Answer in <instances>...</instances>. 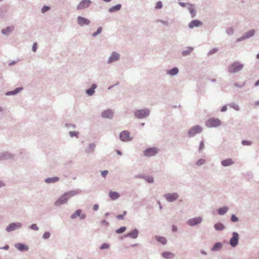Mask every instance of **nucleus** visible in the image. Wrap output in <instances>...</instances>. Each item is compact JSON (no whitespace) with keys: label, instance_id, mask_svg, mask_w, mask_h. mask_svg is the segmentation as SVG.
Segmentation results:
<instances>
[{"label":"nucleus","instance_id":"38","mask_svg":"<svg viewBox=\"0 0 259 259\" xmlns=\"http://www.w3.org/2000/svg\"><path fill=\"white\" fill-rule=\"evenodd\" d=\"M82 212V210L80 209H77L73 214L70 216L71 219H75L77 217H80V213Z\"/></svg>","mask_w":259,"mask_h":259},{"label":"nucleus","instance_id":"51","mask_svg":"<svg viewBox=\"0 0 259 259\" xmlns=\"http://www.w3.org/2000/svg\"><path fill=\"white\" fill-rule=\"evenodd\" d=\"M229 105L230 107H231L232 108H233L236 111H239L240 110L239 107L238 106V105H237L236 104L232 103V104H230Z\"/></svg>","mask_w":259,"mask_h":259},{"label":"nucleus","instance_id":"23","mask_svg":"<svg viewBox=\"0 0 259 259\" xmlns=\"http://www.w3.org/2000/svg\"><path fill=\"white\" fill-rule=\"evenodd\" d=\"M97 88V85L96 83H93L89 89L85 91L86 94L89 96H93L95 93V89Z\"/></svg>","mask_w":259,"mask_h":259},{"label":"nucleus","instance_id":"1","mask_svg":"<svg viewBox=\"0 0 259 259\" xmlns=\"http://www.w3.org/2000/svg\"><path fill=\"white\" fill-rule=\"evenodd\" d=\"M81 191L79 189L72 190L61 195L55 202L54 205L59 207L62 204H66L71 197L78 195Z\"/></svg>","mask_w":259,"mask_h":259},{"label":"nucleus","instance_id":"35","mask_svg":"<svg viewBox=\"0 0 259 259\" xmlns=\"http://www.w3.org/2000/svg\"><path fill=\"white\" fill-rule=\"evenodd\" d=\"M214 228L217 231H223L225 229V226L221 222L217 223L214 225Z\"/></svg>","mask_w":259,"mask_h":259},{"label":"nucleus","instance_id":"16","mask_svg":"<svg viewBox=\"0 0 259 259\" xmlns=\"http://www.w3.org/2000/svg\"><path fill=\"white\" fill-rule=\"evenodd\" d=\"M77 23L80 26L89 25L90 24V20L82 16H78L77 18Z\"/></svg>","mask_w":259,"mask_h":259},{"label":"nucleus","instance_id":"62","mask_svg":"<svg viewBox=\"0 0 259 259\" xmlns=\"http://www.w3.org/2000/svg\"><path fill=\"white\" fill-rule=\"evenodd\" d=\"M86 214L85 213H80V219L81 220H84L86 218Z\"/></svg>","mask_w":259,"mask_h":259},{"label":"nucleus","instance_id":"37","mask_svg":"<svg viewBox=\"0 0 259 259\" xmlns=\"http://www.w3.org/2000/svg\"><path fill=\"white\" fill-rule=\"evenodd\" d=\"M194 50V48L191 47H188L187 48V49L185 50H183L182 52V55L183 56H187L190 54L191 52Z\"/></svg>","mask_w":259,"mask_h":259},{"label":"nucleus","instance_id":"39","mask_svg":"<svg viewBox=\"0 0 259 259\" xmlns=\"http://www.w3.org/2000/svg\"><path fill=\"white\" fill-rule=\"evenodd\" d=\"M205 163H206V160L204 159L201 158L196 161V164L198 166H200L204 164Z\"/></svg>","mask_w":259,"mask_h":259},{"label":"nucleus","instance_id":"28","mask_svg":"<svg viewBox=\"0 0 259 259\" xmlns=\"http://www.w3.org/2000/svg\"><path fill=\"white\" fill-rule=\"evenodd\" d=\"M60 178L58 177H50L45 180V182L47 184L55 183L58 182Z\"/></svg>","mask_w":259,"mask_h":259},{"label":"nucleus","instance_id":"22","mask_svg":"<svg viewBox=\"0 0 259 259\" xmlns=\"http://www.w3.org/2000/svg\"><path fill=\"white\" fill-rule=\"evenodd\" d=\"M14 246L17 249L22 252H24L28 250V246L23 243H16Z\"/></svg>","mask_w":259,"mask_h":259},{"label":"nucleus","instance_id":"2","mask_svg":"<svg viewBox=\"0 0 259 259\" xmlns=\"http://www.w3.org/2000/svg\"><path fill=\"white\" fill-rule=\"evenodd\" d=\"M244 65L240 62L236 61L230 64L228 68V71L230 73H236L242 70Z\"/></svg>","mask_w":259,"mask_h":259},{"label":"nucleus","instance_id":"24","mask_svg":"<svg viewBox=\"0 0 259 259\" xmlns=\"http://www.w3.org/2000/svg\"><path fill=\"white\" fill-rule=\"evenodd\" d=\"M194 4H188L187 9L189 10L191 17L194 18L196 16V11L194 8Z\"/></svg>","mask_w":259,"mask_h":259},{"label":"nucleus","instance_id":"47","mask_svg":"<svg viewBox=\"0 0 259 259\" xmlns=\"http://www.w3.org/2000/svg\"><path fill=\"white\" fill-rule=\"evenodd\" d=\"M110 247V245L109 244L107 243H103L100 247V249L101 250H103L105 249H108Z\"/></svg>","mask_w":259,"mask_h":259},{"label":"nucleus","instance_id":"55","mask_svg":"<svg viewBox=\"0 0 259 259\" xmlns=\"http://www.w3.org/2000/svg\"><path fill=\"white\" fill-rule=\"evenodd\" d=\"M65 126L68 128L72 127V128H74L76 127V125L74 124H69V123H66Z\"/></svg>","mask_w":259,"mask_h":259},{"label":"nucleus","instance_id":"45","mask_svg":"<svg viewBox=\"0 0 259 259\" xmlns=\"http://www.w3.org/2000/svg\"><path fill=\"white\" fill-rule=\"evenodd\" d=\"M51 236V233L50 232H48V231H47V232H45L43 235H42V238L46 240V239H49Z\"/></svg>","mask_w":259,"mask_h":259},{"label":"nucleus","instance_id":"12","mask_svg":"<svg viewBox=\"0 0 259 259\" xmlns=\"http://www.w3.org/2000/svg\"><path fill=\"white\" fill-rule=\"evenodd\" d=\"M255 30L254 29H251L246 32H245V33L243 34V35L237 39L236 41L237 42H240V41H243L246 39H248V38H249L251 37H252L254 34H255Z\"/></svg>","mask_w":259,"mask_h":259},{"label":"nucleus","instance_id":"25","mask_svg":"<svg viewBox=\"0 0 259 259\" xmlns=\"http://www.w3.org/2000/svg\"><path fill=\"white\" fill-rule=\"evenodd\" d=\"M234 163V161L231 158H227L221 161V164L225 167L230 166Z\"/></svg>","mask_w":259,"mask_h":259},{"label":"nucleus","instance_id":"59","mask_svg":"<svg viewBox=\"0 0 259 259\" xmlns=\"http://www.w3.org/2000/svg\"><path fill=\"white\" fill-rule=\"evenodd\" d=\"M36 49H37V44L34 43L32 46V50L33 52H36Z\"/></svg>","mask_w":259,"mask_h":259},{"label":"nucleus","instance_id":"33","mask_svg":"<svg viewBox=\"0 0 259 259\" xmlns=\"http://www.w3.org/2000/svg\"><path fill=\"white\" fill-rule=\"evenodd\" d=\"M137 178H141L144 179L147 183L152 184L154 183V179L151 176H139Z\"/></svg>","mask_w":259,"mask_h":259},{"label":"nucleus","instance_id":"18","mask_svg":"<svg viewBox=\"0 0 259 259\" xmlns=\"http://www.w3.org/2000/svg\"><path fill=\"white\" fill-rule=\"evenodd\" d=\"M96 145L95 143L89 144L85 149V152L88 155L93 154L96 149Z\"/></svg>","mask_w":259,"mask_h":259},{"label":"nucleus","instance_id":"7","mask_svg":"<svg viewBox=\"0 0 259 259\" xmlns=\"http://www.w3.org/2000/svg\"><path fill=\"white\" fill-rule=\"evenodd\" d=\"M158 151V149L156 147H149L143 151V155L145 157H152L156 155Z\"/></svg>","mask_w":259,"mask_h":259},{"label":"nucleus","instance_id":"41","mask_svg":"<svg viewBox=\"0 0 259 259\" xmlns=\"http://www.w3.org/2000/svg\"><path fill=\"white\" fill-rule=\"evenodd\" d=\"M102 31V27L101 26L99 27L97 31L95 32H94L93 34H92V36L95 37H96L98 35H99V34H100L101 33Z\"/></svg>","mask_w":259,"mask_h":259},{"label":"nucleus","instance_id":"36","mask_svg":"<svg viewBox=\"0 0 259 259\" xmlns=\"http://www.w3.org/2000/svg\"><path fill=\"white\" fill-rule=\"evenodd\" d=\"M228 209L229 208L227 206H224L222 207L219 208L218 209V212L220 215H223L226 213Z\"/></svg>","mask_w":259,"mask_h":259},{"label":"nucleus","instance_id":"53","mask_svg":"<svg viewBox=\"0 0 259 259\" xmlns=\"http://www.w3.org/2000/svg\"><path fill=\"white\" fill-rule=\"evenodd\" d=\"M157 22H159L164 25L165 26H168L169 25V23L167 21H164L162 20H157Z\"/></svg>","mask_w":259,"mask_h":259},{"label":"nucleus","instance_id":"5","mask_svg":"<svg viewBox=\"0 0 259 259\" xmlns=\"http://www.w3.org/2000/svg\"><path fill=\"white\" fill-rule=\"evenodd\" d=\"M202 132V128L201 126L197 125L190 128L188 132V135L189 138L195 136L196 134H200Z\"/></svg>","mask_w":259,"mask_h":259},{"label":"nucleus","instance_id":"26","mask_svg":"<svg viewBox=\"0 0 259 259\" xmlns=\"http://www.w3.org/2000/svg\"><path fill=\"white\" fill-rule=\"evenodd\" d=\"M179 69L178 67H175L170 69L166 70V74L171 76H175L178 74Z\"/></svg>","mask_w":259,"mask_h":259},{"label":"nucleus","instance_id":"21","mask_svg":"<svg viewBox=\"0 0 259 259\" xmlns=\"http://www.w3.org/2000/svg\"><path fill=\"white\" fill-rule=\"evenodd\" d=\"M223 244L221 242H217L214 244L213 246L211 248L210 250L213 252H217L220 251L223 248Z\"/></svg>","mask_w":259,"mask_h":259},{"label":"nucleus","instance_id":"31","mask_svg":"<svg viewBox=\"0 0 259 259\" xmlns=\"http://www.w3.org/2000/svg\"><path fill=\"white\" fill-rule=\"evenodd\" d=\"M155 238L157 242L161 243L162 245H165L167 243V240L164 237L156 235Z\"/></svg>","mask_w":259,"mask_h":259},{"label":"nucleus","instance_id":"29","mask_svg":"<svg viewBox=\"0 0 259 259\" xmlns=\"http://www.w3.org/2000/svg\"><path fill=\"white\" fill-rule=\"evenodd\" d=\"M109 196L112 200H115L119 198L120 195L117 192L110 191L109 193Z\"/></svg>","mask_w":259,"mask_h":259},{"label":"nucleus","instance_id":"27","mask_svg":"<svg viewBox=\"0 0 259 259\" xmlns=\"http://www.w3.org/2000/svg\"><path fill=\"white\" fill-rule=\"evenodd\" d=\"M22 90V87L17 88L13 91L7 92L5 94L6 96H14L18 94Z\"/></svg>","mask_w":259,"mask_h":259},{"label":"nucleus","instance_id":"14","mask_svg":"<svg viewBox=\"0 0 259 259\" xmlns=\"http://www.w3.org/2000/svg\"><path fill=\"white\" fill-rule=\"evenodd\" d=\"M92 4L90 0H82L77 5L76 9L78 10H83L89 8Z\"/></svg>","mask_w":259,"mask_h":259},{"label":"nucleus","instance_id":"46","mask_svg":"<svg viewBox=\"0 0 259 259\" xmlns=\"http://www.w3.org/2000/svg\"><path fill=\"white\" fill-rule=\"evenodd\" d=\"M230 219L231 222H232L233 223H236L239 221V218L237 217H236V215L234 214H233L231 216Z\"/></svg>","mask_w":259,"mask_h":259},{"label":"nucleus","instance_id":"54","mask_svg":"<svg viewBox=\"0 0 259 259\" xmlns=\"http://www.w3.org/2000/svg\"><path fill=\"white\" fill-rule=\"evenodd\" d=\"M217 51H218L217 48H213L208 52V55H213V54L215 53Z\"/></svg>","mask_w":259,"mask_h":259},{"label":"nucleus","instance_id":"34","mask_svg":"<svg viewBox=\"0 0 259 259\" xmlns=\"http://www.w3.org/2000/svg\"><path fill=\"white\" fill-rule=\"evenodd\" d=\"M162 256L166 259H172L174 257L175 254L172 252L165 251L162 253Z\"/></svg>","mask_w":259,"mask_h":259},{"label":"nucleus","instance_id":"43","mask_svg":"<svg viewBox=\"0 0 259 259\" xmlns=\"http://www.w3.org/2000/svg\"><path fill=\"white\" fill-rule=\"evenodd\" d=\"M69 134L71 138L75 137L77 138L78 137L79 132L76 131H70Z\"/></svg>","mask_w":259,"mask_h":259},{"label":"nucleus","instance_id":"60","mask_svg":"<svg viewBox=\"0 0 259 259\" xmlns=\"http://www.w3.org/2000/svg\"><path fill=\"white\" fill-rule=\"evenodd\" d=\"M9 247H10L9 245L8 244H6L3 247H0V249H4V250H7L9 249Z\"/></svg>","mask_w":259,"mask_h":259},{"label":"nucleus","instance_id":"20","mask_svg":"<svg viewBox=\"0 0 259 259\" xmlns=\"http://www.w3.org/2000/svg\"><path fill=\"white\" fill-rule=\"evenodd\" d=\"M202 24H203V23L200 20H197V19H195V20H192L189 23L188 27L192 29V28H193L194 27H199V26H201Z\"/></svg>","mask_w":259,"mask_h":259},{"label":"nucleus","instance_id":"64","mask_svg":"<svg viewBox=\"0 0 259 259\" xmlns=\"http://www.w3.org/2000/svg\"><path fill=\"white\" fill-rule=\"evenodd\" d=\"M227 106H226V105H224V106H223L221 108V112H225V111H227Z\"/></svg>","mask_w":259,"mask_h":259},{"label":"nucleus","instance_id":"8","mask_svg":"<svg viewBox=\"0 0 259 259\" xmlns=\"http://www.w3.org/2000/svg\"><path fill=\"white\" fill-rule=\"evenodd\" d=\"M22 224L19 222H14L10 223L6 228L7 232H11L20 229L22 227Z\"/></svg>","mask_w":259,"mask_h":259},{"label":"nucleus","instance_id":"56","mask_svg":"<svg viewBox=\"0 0 259 259\" xmlns=\"http://www.w3.org/2000/svg\"><path fill=\"white\" fill-rule=\"evenodd\" d=\"M108 171L107 170H104L103 171H102L101 176L103 178H105L106 176H107V175L108 174Z\"/></svg>","mask_w":259,"mask_h":259},{"label":"nucleus","instance_id":"32","mask_svg":"<svg viewBox=\"0 0 259 259\" xmlns=\"http://www.w3.org/2000/svg\"><path fill=\"white\" fill-rule=\"evenodd\" d=\"M121 5L119 4L116 5L110 8L108 10V12L110 13H114L119 11L121 8Z\"/></svg>","mask_w":259,"mask_h":259},{"label":"nucleus","instance_id":"13","mask_svg":"<svg viewBox=\"0 0 259 259\" xmlns=\"http://www.w3.org/2000/svg\"><path fill=\"white\" fill-rule=\"evenodd\" d=\"M120 59V55L116 52H113L108 58L107 63L108 64H111L114 62L119 60Z\"/></svg>","mask_w":259,"mask_h":259},{"label":"nucleus","instance_id":"11","mask_svg":"<svg viewBox=\"0 0 259 259\" xmlns=\"http://www.w3.org/2000/svg\"><path fill=\"white\" fill-rule=\"evenodd\" d=\"M239 239L238 233L236 232H233L232 236L230 240V245L233 247H236L238 244Z\"/></svg>","mask_w":259,"mask_h":259},{"label":"nucleus","instance_id":"63","mask_svg":"<svg viewBox=\"0 0 259 259\" xmlns=\"http://www.w3.org/2000/svg\"><path fill=\"white\" fill-rule=\"evenodd\" d=\"M116 217L118 220H123L124 219V216L122 214H118Z\"/></svg>","mask_w":259,"mask_h":259},{"label":"nucleus","instance_id":"9","mask_svg":"<svg viewBox=\"0 0 259 259\" xmlns=\"http://www.w3.org/2000/svg\"><path fill=\"white\" fill-rule=\"evenodd\" d=\"M202 220V217H198L188 220L186 223L188 226L193 227L200 224Z\"/></svg>","mask_w":259,"mask_h":259},{"label":"nucleus","instance_id":"6","mask_svg":"<svg viewBox=\"0 0 259 259\" xmlns=\"http://www.w3.org/2000/svg\"><path fill=\"white\" fill-rule=\"evenodd\" d=\"M119 137V139L124 142L131 141L133 139V138L130 136V132L126 130L120 133Z\"/></svg>","mask_w":259,"mask_h":259},{"label":"nucleus","instance_id":"61","mask_svg":"<svg viewBox=\"0 0 259 259\" xmlns=\"http://www.w3.org/2000/svg\"><path fill=\"white\" fill-rule=\"evenodd\" d=\"M244 85H245V82H244L243 83V84H239V83H237V82L234 83V85H235V87H238V88H242V87L243 86H244Z\"/></svg>","mask_w":259,"mask_h":259},{"label":"nucleus","instance_id":"10","mask_svg":"<svg viewBox=\"0 0 259 259\" xmlns=\"http://www.w3.org/2000/svg\"><path fill=\"white\" fill-rule=\"evenodd\" d=\"M179 196V194L176 192L169 193L164 195V198L168 202H172L175 201L178 199Z\"/></svg>","mask_w":259,"mask_h":259},{"label":"nucleus","instance_id":"49","mask_svg":"<svg viewBox=\"0 0 259 259\" xmlns=\"http://www.w3.org/2000/svg\"><path fill=\"white\" fill-rule=\"evenodd\" d=\"M204 141H201L200 142V144H199V148H198V151L199 152H200L201 151H202L203 149H204Z\"/></svg>","mask_w":259,"mask_h":259},{"label":"nucleus","instance_id":"50","mask_svg":"<svg viewBox=\"0 0 259 259\" xmlns=\"http://www.w3.org/2000/svg\"><path fill=\"white\" fill-rule=\"evenodd\" d=\"M50 9V7H49V6H43V7L41 8V12L42 13H45V12H47L48 11H49V10Z\"/></svg>","mask_w":259,"mask_h":259},{"label":"nucleus","instance_id":"42","mask_svg":"<svg viewBox=\"0 0 259 259\" xmlns=\"http://www.w3.org/2000/svg\"><path fill=\"white\" fill-rule=\"evenodd\" d=\"M126 229V227L123 226L116 230L115 232L117 234H121L123 233Z\"/></svg>","mask_w":259,"mask_h":259},{"label":"nucleus","instance_id":"57","mask_svg":"<svg viewBox=\"0 0 259 259\" xmlns=\"http://www.w3.org/2000/svg\"><path fill=\"white\" fill-rule=\"evenodd\" d=\"M188 4L189 3H184L181 2H179V5L181 6V7H187Z\"/></svg>","mask_w":259,"mask_h":259},{"label":"nucleus","instance_id":"52","mask_svg":"<svg viewBox=\"0 0 259 259\" xmlns=\"http://www.w3.org/2000/svg\"><path fill=\"white\" fill-rule=\"evenodd\" d=\"M162 7V3L161 1H158L155 7V8L156 9H161Z\"/></svg>","mask_w":259,"mask_h":259},{"label":"nucleus","instance_id":"19","mask_svg":"<svg viewBox=\"0 0 259 259\" xmlns=\"http://www.w3.org/2000/svg\"><path fill=\"white\" fill-rule=\"evenodd\" d=\"M139 231L137 229H134L124 235L125 237H130L132 239H136L138 237Z\"/></svg>","mask_w":259,"mask_h":259},{"label":"nucleus","instance_id":"15","mask_svg":"<svg viewBox=\"0 0 259 259\" xmlns=\"http://www.w3.org/2000/svg\"><path fill=\"white\" fill-rule=\"evenodd\" d=\"M15 155L9 152H2L0 153V161L13 159Z\"/></svg>","mask_w":259,"mask_h":259},{"label":"nucleus","instance_id":"3","mask_svg":"<svg viewBox=\"0 0 259 259\" xmlns=\"http://www.w3.org/2000/svg\"><path fill=\"white\" fill-rule=\"evenodd\" d=\"M150 110L148 108L137 109L134 112V115L138 119H143L148 117L150 115Z\"/></svg>","mask_w":259,"mask_h":259},{"label":"nucleus","instance_id":"17","mask_svg":"<svg viewBox=\"0 0 259 259\" xmlns=\"http://www.w3.org/2000/svg\"><path fill=\"white\" fill-rule=\"evenodd\" d=\"M114 112L110 109H108L104 110L102 113V117L104 118L112 119L113 117Z\"/></svg>","mask_w":259,"mask_h":259},{"label":"nucleus","instance_id":"48","mask_svg":"<svg viewBox=\"0 0 259 259\" xmlns=\"http://www.w3.org/2000/svg\"><path fill=\"white\" fill-rule=\"evenodd\" d=\"M241 144L244 146H250L251 145L252 143L249 141L244 140L241 141Z\"/></svg>","mask_w":259,"mask_h":259},{"label":"nucleus","instance_id":"30","mask_svg":"<svg viewBox=\"0 0 259 259\" xmlns=\"http://www.w3.org/2000/svg\"><path fill=\"white\" fill-rule=\"evenodd\" d=\"M14 29L13 26H8L5 29L2 30V33L4 35H8L11 32H12Z\"/></svg>","mask_w":259,"mask_h":259},{"label":"nucleus","instance_id":"44","mask_svg":"<svg viewBox=\"0 0 259 259\" xmlns=\"http://www.w3.org/2000/svg\"><path fill=\"white\" fill-rule=\"evenodd\" d=\"M28 228L31 230L36 231H37L39 230V228L37 226L36 224H32L30 225L28 227Z\"/></svg>","mask_w":259,"mask_h":259},{"label":"nucleus","instance_id":"40","mask_svg":"<svg viewBox=\"0 0 259 259\" xmlns=\"http://www.w3.org/2000/svg\"><path fill=\"white\" fill-rule=\"evenodd\" d=\"M234 32V29L232 27H228L226 29V32L229 35H233Z\"/></svg>","mask_w":259,"mask_h":259},{"label":"nucleus","instance_id":"58","mask_svg":"<svg viewBox=\"0 0 259 259\" xmlns=\"http://www.w3.org/2000/svg\"><path fill=\"white\" fill-rule=\"evenodd\" d=\"M101 224L102 225H105L106 226H109V223L106 221V220H102L101 222Z\"/></svg>","mask_w":259,"mask_h":259},{"label":"nucleus","instance_id":"4","mask_svg":"<svg viewBox=\"0 0 259 259\" xmlns=\"http://www.w3.org/2000/svg\"><path fill=\"white\" fill-rule=\"evenodd\" d=\"M221 124V120L219 118L214 117L210 118L205 122V125L209 128L217 127Z\"/></svg>","mask_w":259,"mask_h":259}]
</instances>
